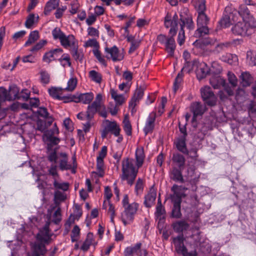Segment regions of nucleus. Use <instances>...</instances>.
Listing matches in <instances>:
<instances>
[{
    "instance_id": "680f3d73",
    "label": "nucleus",
    "mask_w": 256,
    "mask_h": 256,
    "mask_svg": "<svg viewBox=\"0 0 256 256\" xmlns=\"http://www.w3.org/2000/svg\"><path fill=\"white\" fill-rule=\"evenodd\" d=\"M30 92L27 89H24L20 92L18 100H28L30 98Z\"/></svg>"
},
{
    "instance_id": "ddd939ff",
    "label": "nucleus",
    "mask_w": 256,
    "mask_h": 256,
    "mask_svg": "<svg viewBox=\"0 0 256 256\" xmlns=\"http://www.w3.org/2000/svg\"><path fill=\"white\" fill-rule=\"evenodd\" d=\"M60 164L59 167L62 170H70L71 168H76V157L74 155L72 157L73 162L72 164H69L68 162V158L67 154L64 152H62L60 154Z\"/></svg>"
},
{
    "instance_id": "58836bf2",
    "label": "nucleus",
    "mask_w": 256,
    "mask_h": 256,
    "mask_svg": "<svg viewBox=\"0 0 256 256\" xmlns=\"http://www.w3.org/2000/svg\"><path fill=\"white\" fill-rule=\"evenodd\" d=\"M174 204L172 212V216L175 218H180L182 216L180 212V204L182 201H172Z\"/></svg>"
},
{
    "instance_id": "6e6552de",
    "label": "nucleus",
    "mask_w": 256,
    "mask_h": 256,
    "mask_svg": "<svg viewBox=\"0 0 256 256\" xmlns=\"http://www.w3.org/2000/svg\"><path fill=\"white\" fill-rule=\"evenodd\" d=\"M196 75L197 78L200 80L204 78L208 74H212L214 75L217 74L220 72V68H218L214 70V65H210V67L208 66V65H196Z\"/></svg>"
},
{
    "instance_id": "b1692460",
    "label": "nucleus",
    "mask_w": 256,
    "mask_h": 256,
    "mask_svg": "<svg viewBox=\"0 0 256 256\" xmlns=\"http://www.w3.org/2000/svg\"><path fill=\"white\" fill-rule=\"evenodd\" d=\"M187 177L190 182L195 183L198 180L200 173L196 172L195 166H192L187 169Z\"/></svg>"
},
{
    "instance_id": "39448f33",
    "label": "nucleus",
    "mask_w": 256,
    "mask_h": 256,
    "mask_svg": "<svg viewBox=\"0 0 256 256\" xmlns=\"http://www.w3.org/2000/svg\"><path fill=\"white\" fill-rule=\"evenodd\" d=\"M63 50L61 48H57L50 50L46 52L43 56V60L46 63L58 60L60 62L64 60L67 64H71L70 56L67 54H62Z\"/></svg>"
},
{
    "instance_id": "c756f323",
    "label": "nucleus",
    "mask_w": 256,
    "mask_h": 256,
    "mask_svg": "<svg viewBox=\"0 0 256 256\" xmlns=\"http://www.w3.org/2000/svg\"><path fill=\"white\" fill-rule=\"evenodd\" d=\"M60 0H50L45 6L44 14L48 16L53 10L57 8L59 6Z\"/></svg>"
},
{
    "instance_id": "393cba45",
    "label": "nucleus",
    "mask_w": 256,
    "mask_h": 256,
    "mask_svg": "<svg viewBox=\"0 0 256 256\" xmlns=\"http://www.w3.org/2000/svg\"><path fill=\"white\" fill-rule=\"evenodd\" d=\"M97 244V242L94 240V236L92 233L88 234L86 238L81 246V249L84 251H87L90 246L94 247Z\"/></svg>"
},
{
    "instance_id": "79ce46f5",
    "label": "nucleus",
    "mask_w": 256,
    "mask_h": 256,
    "mask_svg": "<svg viewBox=\"0 0 256 256\" xmlns=\"http://www.w3.org/2000/svg\"><path fill=\"white\" fill-rule=\"evenodd\" d=\"M210 21V18L206 14H199L197 17L196 25L208 26Z\"/></svg>"
},
{
    "instance_id": "9b49d317",
    "label": "nucleus",
    "mask_w": 256,
    "mask_h": 256,
    "mask_svg": "<svg viewBox=\"0 0 256 256\" xmlns=\"http://www.w3.org/2000/svg\"><path fill=\"white\" fill-rule=\"evenodd\" d=\"M50 222L48 221L42 228L37 234L36 239L40 242L48 244L50 241L53 234L50 232Z\"/></svg>"
},
{
    "instance_id": "5fc2aeb1",
    "label": "nucleus",
    "mask_w": 256,
    "mask_h": 256,
    "mask_svg": "<svg viewBox=\"0 0 256 256\" xmlns=\"http://www.w3.org/2000/svg\"><path fill=\"white\" fill-rule=\"evenodd\" d=\"M0 100L2 102L10 101V97L8 96V90L3 87L0 88Z\"/></svg>"
},
{
    "instance_id": "cd10ccee",
    "label": "nucleus",
    "mask_w": 256,
    "mask_h": 256,
    "mask_svg": "<svg viewBox=\"0 0 256 256\" xmlns=\"http://www.w3.org/2000/svg\"><path fill=\"white\" fill-rule=\"evenodd\" d=\"M136 166L138 168H140L144 163L145 155L142 147L138 148L136 151Z\"/></svg>"
},
{
    "instance_id": "2f4dec72",
    "label": "nucleus",
    "mask_w": 256,
    "mask_h": 256,
    "mask_svg": "<svg viewBox=\"0 0 256 256\" xmlns=\"http://www.w3.org/2000/svg\"><path fill=\"white\" fill-rule=\"evenodd\" d=\"M228 9L229 8H225L223 16L219 21V24L220 26L224 28L228 27L232 23L230 14L228 12Z\"/></svg>"
},
{
    "instance_id": "f03ea898",
    "label": "nucleus",
    "mask_w": 256,
    "mask_h": 256,
    "mask_svg": "<svg viewBox=\"0 0 256 256\" xmlns=\"http://www.w3.org/2000/svg\"><path fill=\"white\" fill-rule=\"evenodd\" d=\"M138 168L134 166L132 159L124 158L122 161V174L120 175L122 180H126L128 184L132 186L136 177Z\"/></svg>"
},
{
    "instance_id": "4468645a",
    "label": "nucleus",
    "mask_w": 256,
    "mask_h": 256,
    "mask_svg": "<svg viewBox=\"0 0 256 256\" xmlns=\"http://www.w3.org/2000/svg\"><path fill=\"white\" fill-rule=\"evenodd\" d=\"M156 116V112H150L147 117L143 128V131L145 135L152 134L153 132L155 127Z\"/></svg>"
},
{
    "instance_id": "338daca9",
    "label": "nucleus",
    "mask_w": 256,
    "mask_h": 256,
    "mask_svg": "<svg viewBox=\"0 0 256 256\" xmlns=\"http://www.w3.org/2000/svg\"><path fill=\"white\" fill-rule=\"evenodd\" d=\"M228 76L230 83L233 87H236L237 85L238 82V80L236 76L234 74L230 72H228Z\"/></svg>"
},
{
    "instance_id": "bf43d9fd",
    "label": "nucleus",
    "mask_w": 256,
    "mask_h": 256,
    "mask_svg": "<svg viewBox=\"0 0 256 256\" xmlns=\"http://www.w3.org/2000/svg\"><path fill=\"white\" fill-rule=\"evenodd\" d=\"M47 44L46 40H40L30 50L32 52H37Z\"/></svg>"
},
{
    "instance_id": "f704fd0d",
    "label": "nucleus",
    "mask_w": 256,
    "mask_h": 256,
    "mask_svg": "<svg viewBox=\"0 0 256 256\" xmlns=\"http://www.w3.org/2000/svg\"><path fill=\"white\" fill-rule=\"evenodd\" d=\"M70 54H72L73 58L76 60V62L82 63L84 54L81 50H78V45L76 48L70 50Z\"/></svg>"
},
{
    "instance_id": "bb28decb",
    "label": "nucleus",
    "mask_w": 256,
    "mask_h": 256,
    "mask_svg": "<svg viewBox=\"0 0 256 256\" xmlns=\"http://www.w3.org/2000/svg\"><path fill=\"white\" fill-rule=\"evenodd\" d=\"M210 29L208 26H197V28L194 33V36L200 38L210 34Z\"/></svg>"
},
{
    "instance_id": "f257e3e1",
    "label": "nucleus",
    "mask_w": 256,
    "mask_h": 256,
    "mask_svg": "<svg viewBox=\"0 0 256 256\" xmlns=\"http://www.w3.org/2000/svg\"><path fill=\"white\" fill-rule=\"evenodd\" d=\"M102 103L94 102L89 104L86 112H80L77 114V118L80 120L86 121L83 124V130L85 132L90 130V127L94 125V117L97 112L101 108Z\"/></svg>"
},
{
    "instance_id": "9d476101",
    "label": "nucleus",
    "mask_w": 256,
    "mask_h": 256,
    "mask_svg": "<svg viewBox=\"0 0 256 256\" xmlns=\"http://www.w3.org/2000/svg\"><path fill=\"white\" fill-rule=\"evenodd\" d=\"M200 94L202 100L210 106H214L216 103V97L208 86H204L200 88Z\"/></svg>"
},
{
    "instance_id": "69168bd1",
    "label": "nucleus",
    "mask_w": 256,
    "mask_h": 256,
    "mask_svg": "<svg viewBox=\"0 0 256 256\" xmlns=\"http://www.w3.org/2000/svg\"><path fill=\"white\" fill-rule=\"evenodd\" d=\"M185 38L184 30L182 28H180L177 40L180 46H182L184 44Z\"/></svg>"
},
{
    "instance_id": "4be33fe9",
    "label": "nucleus",
    "mask_w": 256,
    "mask_h": 256,
    "mask_svg": "<svg viewBox=\"0 0 256 256\" xmlns=\"http://www.w3.org/2000/svg\"><path fill=\"white\" fill-rule=\"evenodd\" d=\"M172 166L184 170L186 160L182 155L178 153L174 154L172 157Z\"/></svg>"
},
{
    "instance_id": "603ef678",
    "label": "nucleus",
    "mask_w": 256,
    "mask_h": 256,
    "mask_svg": "<svg viewBox=\"0 0 256 256\" xmlns=\"http://www.w3.org/2000/svg\"><path fill=\"white\" fill-rule=\"evenodd\" d=\"M80 235V228L78 226L76 225L73 228L72 234H70L71 240L72 242H77L79 238Z\"/></svg>"
},
{
    "instance_id": "c85d7f7f",
    "label": "nucleus",
    "mask_w": 256,
    "mask_h": 256,
    "mask_svg": "<svg viewBox=\"0 0 256 256\" xmlns=\"http://www.w3.org/2000/svg\"><path fill=\"white\" fill-rule=\"evenodd\" d=\"M182 186L177 184H174L171 188L173 192L170 196L172 201H182Z\"/></svg>"
},
{
    "instance_id": "c03bdc74",
    "label": "nucleus",
    "mask_w": 256,
    "mask_h": 256,
    "mask_svg": "<svg viewBox=\"0 0 256 256\" xmlns=\"http://www.w3.org/2000/svg\"><path fill=\"white\" fill-rule=\"evenodd\" d=\"M32 252L38 254L40 255H44L46 252V249L44 243L34 244L33 246Z\"/></svg>"
},
{
    "instance_id": "6ab92c4d",
    "label": "nucleus",
    "mask_w": 256,
    "mask_h": 256,
    "mask_svg": "<svg viewBox=\"0 0 256 256\" xmlns=\"http://www.w3.org/2000/svg\"><path fill=\"white\" fill-rule=\"evenodd\" d=\"M182 170L176 166H172L170 172V178L174 182L184 183V180L182 174Z\"/></svg>"
},
{
    "instance_id": "f3484780",
    "label": "nucleus",
    "mask_w": 256,
    "mask_h": 256,
    "mask_svg": "<svg viewBox=\"0 0 256 256\" xmlns=\"http://www.w3.org/2000/svg\"><path fill=\"white\" fill-rule=\"evenodd\" d=\"M61 45L64 48H70L72 50L78 45V42L73 34L66 36L65 34L60 41Z\"/></svg>"
},
{
    "instance_id": "8fccbe9b",
    "label": "nucleus",
    "mask_w": 256,
    "mask_h": 256,
    "mask_svg": "<svg viewBox=\"0 0 256 256\" xmlns=\"http://www.w3.org/2000/svg\"><path fill=\"white\" fill-rule=\"evenodd\" d=\"M183 76L184 74H182V73H179L178 74L176 77L175 78L174 82L173 90L176 93V91L179 89L180 87L182 84L183 82Z\"/></svg>"
},
{
    "instance_id": "4c0bfd02",
    "label": "nucleus",
    "mask_w": 256,
    "mask_h": 256,
    "mask_svg": "<svg viewBox=\"0 0 256 256\" xmlns=\"http://www.w3.org/2000/svg\"><path fill=\"white\" fill-rule=\"evenodd\" d=\"M172 226L175 232H180L187 230L189 226V225L185 221L180 220L174 223Z\"/></svg>"
},
{
    "instance_id": "a878e982",
    "label": "nucleus",
    "mask_w": 256,
    "mask_h": 256,
    "mask_svg": "<svg viewBox=\"0 0 256 256\" xmlns=\"http://www.w3.org/2000/svg\"><path fill=\"white\" fill-rule=\"evenodd\" d=\"M186 138L178 137L174 142L177 149L182 153L188 154V150L186 146Z\"/></svg>"
},
{
    "instance_id": "7c9ffc66",
    "label": "nucleus",
    "mask_w": 256,
    "mask_h": 256,
    "mask_svg": "<svg viewBox=\"0 0 256 256\" xmlns=\"http://www.w3.org/2000/svg\"><path fill=\"white\" fill-rule=\"evenodd\" d=\"M53 186L54 188L57 190H60L64 192L67 191L70 186V184L68 182H62L60 178H54L53 182Z\"/></svg>"
},
{
    "instance_id": "0e129e2a",
    "label": "nucleus",
    "mask_w": 256,
    "mask_h": 256,
    "mask_svg": "<svg viewBox=\"0 0 256 256\" xmlns=\"http://www.w3.org/2000/svg\"><path fill=\"white\" fill-rule=\"evenodd\" d=\"M164 26L166 28L176 26L172 20V16L168 13L164 18Z\"/></svg>"
},
{
    "instance_id": "5701e85b",
    "label": "nucleus",
    "mask_w": 256,
    "mask_h": 256,
    "mask_svg": "<svg viewBox=\"0 0 256 256\" xmlns=\"http://www.w3.org/2000/svg\"><path fill=\"white\" fill-rule=\"evenodd\" d=\"M238 11L242 20L248 22L251 20L252 21V17L254 16L251 15L250 10L246 4L240 5Z\"/></svg>"
},
{
    "instance_id": "20e7f679",
    "label": "nucleus",
    "mask_w": 256,
    "mask_h": 256,
    "mask_svg": "<svg viewBox=\"0 0 256 256\" xmlns=\"http://www.w3.org/2000/svg\"><path fill=\"white\" fill-rule=\"evenodd\" d=\"M252 21L242 20L238 22L232 28V32L238 36H250L256 30V22L254 17H252Z\"/></svg>"
},
{
    "instance_id": "7ed1b4c3",
    "label": "nucleus",
    "mask_w": 256,
    "mask_h": 256,
    "mask_svg": "<svg viewBox=\"0 0 256 256\" xmlns=\"http://www.w3.org/2000/svg\"><path fill=\"white\" fill-rule=\"evenodd\" d=\"M122 204L124 210L122 213L121 219L124 225L126 226L133 222L139 205L136 202L129 204L128 196L127 194L124 196Z\"/></svg>"
},
{
    "instance_id": "de8ad7c7",
    "label": "nucleus",
    "mask_w": 256,
    "mask_h": 256,
    "mask_svg": "<svg viewBox=\"0 0 256 256\" xmlns=\"http://www.w3.org/2000/svg\"><path fill=\"white\" fill-rule=\"evenodd\" d=\"M242 84L244 86H247L252 82V78L248 72H242L240 76Z\"/></svg>"
},
{
    "instance_id": "37998d69",
    "label": "nucleus",
    "mask_w": 256,
    "mask_h": 256,
    "mask_svg": "<svg viewBox=\"0 0 256 256\" xmlns=\"http://www.w3.org/2000/svg\"><path fill=\"white\" fill-rule=\"evenodd\" d=\"M8 96L10 97V100H18L20 94V90L16 85H12L9 87L8 90Z\"/></svg>"
},
{
    "instance_id": "ea45409f",
    "label": "nucleus",
    "mask_w": 256,
    "mask_h": 256,
    "mask_svg": "<svg viewBox=\"0 0 256 256\" xmlns=\"http://www.w3.org/2000/svg\"><path fill=\"white\" fill-rule=\"evenodd\" d=\"M144 180L141 178H138L134 186V192L136 196H140L144 191Z\"/></svg>"
},
{
    "instance_id": "aec40b11",
    "label": "nucleus",
    "mask_w": 256,
    "mask_h": 256,
    "mask_svg": "<svg viewBox=\"0 0 256 256\" xmlns=\"http://www.w3.org/2000/svg\"><path fill=\"white\" fill-rule=\"evenodd\" d=\"M180 28L184 30V28L186 27L190 30H193L194 28V24L191 16H184L182 15H180Z\"/></svg>"
},
{
    "instance_id": "3c124183",
    "label": "nucleus",
    "mask_w": 256,
    "mask_h": 256,
    "mask_svg": "<svg viewBox=\"0 0 256 256\" xmlns=\"http://www.w3.org/2000/svg\"><path fill=\"white\" fill-rule=\"evenodd\" d=\"M222 60L227 62L228 64H232L238 62V58L236 55L230 54H227L225 56L222 57Z\"/></svg>"
},
{
    "instance_id": "dca6fc26",
    "label": "nucleus",
    "mask_w": 256,
    "mask_h": 256,
    "mask_svg": "<svg viewBox=\"0 0 256 256\" xmlns=\"http://www.w3.org/2000/svg\"><path fill=\"white\" fill-rule=\"evenodd\" d=\"M94 98L92 92L81 94L78 96H69L68 101L74 102H82L84 104H90Z\"/></svg>"
},
{
    "instance_id": "774afa93",
    "label": "nucleus",
    "mask_w": 256,
    "mask_h": 256,
    "mask_svg": "<svg viewBox=\"0 0 256 256\" xmlns=\"http://www.w3.org/2000/svg\"><path fill=\"white\" fill-rule=\"evenodd\" d=\"M230 19L231 22H236L238 20L239 18H240V14L237 10H234L231 12H228Z\"/></svg>"
},
{
    "instance_id": "423d86ee",
    "label": "nucleus",
    "mask_w": 256,
    "mask_h": 256,
    "mask_svg": "<svg viewBox=\"0 0 256 256\" xmlns=\"http://www.w3.org/2000/svg\"><path fill=\"white\" fill-rule=\"evenodd\" d=\"M121 129L119 124L116 121L106 120L103 122V130L101 131V136L106 138L108 134H114L115 136H120Z\"/></svg>"
},
{
    "instance_id": "4d7b16f0",
    "label": "nucleus",
    "mask_w": 256,
    "mask_h": 256,
    "mask_svg": "<svg viewBox=\"0 0 256 256\" xmlns=\"http://www.w3.org/2000/svg\"><path fill=\"white\" fill-rule=\"evenodd\" d=\"M89 76L91 79L97 82L100 83L102 81V76L95 70H91L89 72Z\"/></svg>"
},
{
    "instance_id": "412c9836",
    "label": "nucleus",
    "mask_w": 256,
    "mask_h": 256,
    "mask_svg": "<svg viewBox=\"0 0 256 256\" xmlns=\"http://www.w3.org/2000/svg\"><path fill=\"white\" fill-rule=\"evenodd\" d=\"M184 238L182 235L178 236L173 238L175 250L177 253L182 254L186 250L184 244Z\"/></svg>"
},
{
    "instance_id": "e433bc0d",
    "label": "nucleus",
    "mask_w": 256,
    "mask_h": 256,
    "mask_svg": "<svg viewBox=\"0 0 256 256\" xmlns=\"http://www.w3.org/2000/svg\"><path fill=\"white\" fill-rule=\"evenodd\" d=\"M62 88H57L55 87H52L51 88L48 89V92L50 96L52 97L58 99V100H66L65 102H68V97H62L60 96V94L62 92Z\"/></svg>"
},
{
    "instance_id": "e2e57ef3",
    "label": "nucleus",
    "mask_w": 256,
    "mask_h": 256,
    "mask_svg": "<svg viewBox=\"0 0 256 256\" xmlns=\"http://www.w3.org/2000/svg\"><path fill=\"white\" fill-rule=\"evenodd\" d=\"M62 220L60 208H58L54 212L52 222L56 224H58Z\"/></svg>"
},
{
    "instance_id": "c9c22d12",
    "label": "nucleus",
    "mask_w": 256,
    "mask_h": 256,
    "mask_svg": "<svg viewBox=\"0 0 256 256\" xmlns=\"http://www.w3.org/2000/svg\"><path fill=\"white\" fill-rule=\"evenodd\" d=\"M102 208L106 210L108 213L110 215L111 220L114 221L115 216L114 207L110 201L104 200L102 204Z\"/></svg>"
},
{
    "instance_id": "f8f14e48",
    "label": "nucleus",
    "mask_w": 256,
    "mask_h": 256,
    "mask_svg": "<svg viewBox=\"0 0 256 256\" xmlns=\"http://www.w3.org/2000/svg\"><path fill=\"white\" fill-rule=\"evenodd\" d=\"M146 86L145 84L140 85L139 86H137L134 94L129 103V106L132 109V111L134 110L135 106L139 102L140 100L142 98L144 91L146 89Z\"/></svg>"
},
{
    "instance_id": "72a5a7b5",
    "label": "nucleus",
    "mask_w": 256,
    "mask_h": 256,
    "mask_svg": "<svg viewBox=\"0 0 256 256\" xmlns=\"http://www.w3.org/2000/svg\"><path fill=\"white\" fill-rule=\"evenodd\" d=\"M155 214L157 218L159 219L160 220L165 218L166 210L162 204L160 198H159L158 200Z\"/></svg>"
},
{
    "instance_id": "49530a36",
    "label": "nucleus",
    "mask_w": 256,
    "mask_h": 256,
    "mask_svg": "<svg viewBox=\"0 0 256 256\" xmlns=\"http://www.w3.org/2000/svg\"><path fill=\"white\" fill-rule=\"evenodd\" d=\"M39 38L38 32V30H34L30 34L28 40L24 44L25 46H28L32 44L34 42Z\"/></svg>"
},
{
    "instance_id": "09e8293b",
    "label": "nucleus",
    "mask_w": 256,
    "mask_h": 256,
    "mask_svg": "<svg viewBox=\"0 0 256 256\" xmlns=\"http://www.w3.org/2000/svg\"><path fill=\"white\" fill-rule=\"evenodd\" d=\"M44 136L46 138V140L48 142V150L51 148L52 146L58 144L60 142V138L54 136H50L48 134V135H44Z\"/></svg>"
},
{
    "instance_id": "13d9d810",
    "label": "nucleus",
    "mask_w": 256,
    "mask_h": 256,
    "mask_svg": "<svg viewBox=\"0 0 256 256\" xmlns=\"http://www.w3.org/2000/svg\"><path fill=\"white\" fill-rule=\"evenodd\" d=\"M35 16L34 14H30L25 22V26L28 28H30L34 23Z\"/></svg>"
},
{
    "instance_id": "a211bd4d",
    "label": "nucleus",
    "mask_w": 256,
    "mask_h": 256,
    "mask_svg": "<svg viewBox=\"0 0 256 256\" xmlns=\"http://www.w3.org/2000/svg\"><path fill=\"white\" fill-rule=\"evenodd\" d=\"M156 196V190L154 186H152L148 194L144 196V205L146 208L152 207L154 204Z\"/></svg>"
},
{
    "instance_id": "052dcab7",
    "label": "nucleus",
    "mask_w": 256,
    "mask_h": 256,
    "mask_svg": "<svg viewBox=\"0 0 256 256\" xmlns=\"http://www.w3.org/2000/svg\"><path fill=\"white\" fill-rule=\"evenodd\" d=\"M48 173L53 177V180L54 178L58 179L60 178V175L57 172V166L56 164H52L48 169Z\"/></svg>"
},
{
    "instance_id": "a19ab883",
    "label": "nucleus",
    "mask_w": 256,
    "mask_h": 256,
    "mask_svg": "<svg viewBox=\"0 0 256 256\" xmlns=\"http://www.w3.org/2000/svg\"><path fill=\"white\" fill-rule=\"evenodd\" d=\"M194 7L196 8L198 14H205L206 4L204 0H192Z\"/></svg>"
},
{
    "instance_id": "1a4fd4ad",
    "label": "nucleus",
    "mask_w": 256,
    "mask_h": 256,
    "mask_svg": "<svg viewBox=\"0 0 256 256\" xmlns=\"http://www.w3.org/2000/svg\"><path fill=\"white\" fill-rule=\"evenodd\" d=\"M104 54L106 57L108 59H112L114 62H120L124 58L123 50H119L116 46L110 48L107 46L105 47Z\"/></svg>"
},
{
    "instance_id": "864d4df0",
    "label": "nucleus",
    "mask_w": 256,
    "mask_h": 256,
    "mask_svg": "<svg viewBox=\"0 0 256 256\" xmlns=\"http://www.w3.org/2000/svg\"><path fill=\"white\" fill-rule=\"evenodd\" d=\"M52 34L54 40H58L60 42L65 34L60 28H56L52 30Z\"/></svg>"
},
{
    "instance_id": "6e6d98bb",
    "label": "nucleus",
    "mask_w": 256,
    "mask_h": 256,
    "mask_svg": "<svg viewBox=\"0 0 256 256\" xmlns=\"http://www.w3.org/2000/svg\"><path fill=\"white\" fill-rule=\"evenodd\" d=\"M123 124L124 130L126 134L128 136H130L132 134V126L128 118L126 116L123 120Z\"/></svg>"
},
{
    "instance_id": "473e14b6",
    "label": "nucleus",
    "mask_w": 256,
    "mask_h": 256,
    "mask_svg": "<svg viewBox=\"0 0 256 256\" xmlns=\"http://www.w3.org/2000/svg\"><path fill=\"white\" fill-rule=\"evenodd\" d=\"M110 93L112 98L115 101L116 106L122 105L125 102L124 96L122 94H118L117 91L114 89H110Z\"/></svg>"
},
{
    "instance_id": "2eb2a0df",
    "label": "nucleus",
    "mask_w": 256,
    "mask_h": 256,
    "mask_svg": "<svg viewBox=\"0 0 256 256\" xmlns=\"http://www.w3.org/2000/svg\"><path fill=\"white\" fill-rule=\"evenodd\" d=\"M206 110V106L202 104L200 102H195L192 103L190 106V110L193 114L192 122L196 120L198 116H202Z\"/></svg>"
},
{
    "instance_id": "a18cd8bd",
    "label": "nucleus",
    "mask_w": 256,
    "mask_h": 256,
    "mask_svg": "<svg viewBox=\"0 0 256 256\" xmlns=\"http://www.w3.org/2000/svg\"><path fill=\"white\" fill-rule=\"evenodd\" d=\"M78 84V80L75 76H72L68 82L67 86L64 89L68 92H72L76 88Z\"/></svg>"
},
{
    "instance_id": "0eeeda50",
    "label": "nucleus",
    "mask_w": 256,
    "mask_h": 256,
    "mask_svg": "<svg viewBox=\"0 0 256 256\" xmlns=\"http://www.w3.org/2000/svg\"><path fill=\"white\" fill-rule=\"evenodd\" d=\"M157 40L160 44L164 45L165 50L168 54V56H172L176 48L174 38L168 37L164 34H160L158 36Z\"/></svg>"
}]
</instances>
